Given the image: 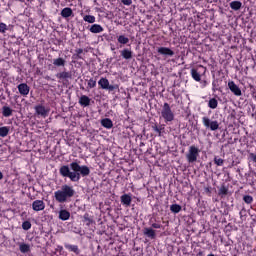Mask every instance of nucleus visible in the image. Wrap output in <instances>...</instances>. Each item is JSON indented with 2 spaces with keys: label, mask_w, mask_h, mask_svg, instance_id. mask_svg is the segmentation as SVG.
I'll return each instance as SVG.
<instances>
[{
  "label": "nucleus",
  "mask_w": 256,
  "mask_h": 256,
  "mask_svg": "<svg viewBox=\"0 0 256 256\" xmlns=\"http://www.w3.org/2000/svg\"><path fill=\"white\" fill-rule=\"evenodd\" d=\"M84 219L85 221H87V225H89L90 223H93V220L89 218V215H84Z\"/></svg>",
  "instance_id": "nucleus-40"
},
{
  "label": "nucleus",
  "mask_w": 256,
  "mask_h": 256,
  "mask_svg": "<svg viewBox=\"0 0 256 256\" xmlns=\"http://www.w3.org/2000/svg\"><path fill=\"white\" fill-rule=\"evenodd\" d=\"M57 79H71V72L63 71L56 74Z\"/></svg>",
  "instance_id": "nucleus-21"
},
{
  "label": "nucleus",
  "mask_w": 256,
  "mask_h": 256,
  "mask_svg": "<svg viewBox=\"0 0 256 256\" xmlns=\"http://www.w3.org/2000/svg\"><path fill=\"white\" fill-rule=\"evenodd\" d=\"M202 83H203L202 87H207V80H204Z\"/></svg>",
  "instance_id": "nucleus-43"
},
{
  "label": "nucleus",
  "mask_w": 256,
  "mask_h": 256,
  "mask_svg": "<svg viewBox=\"0 0 256 256\" xmlns=\"http://www.w3.org/2000/svg\"><path fill=\"white\" fill-rule=\"evenodd\" d=\"M227 193H229V190L225 186L219 189V195H227Z\"/></svg>",
  "instance_id": "nucleus-37"
},
{
  "label": "nucleus",
  "mask_w": 256,
  "mask_h": 256,
  "mask_svg": "<svg viewBox=\"0 0 256 256\" xmlns=\"http://www.w3.org/2000/svg\"><path fill=\"white\" fill-rule=\"evenodd\" d=\"M73 172H71V169ZM70 168L68 165H64L60 168V175L62 177H68L73 183H77L81 180V177H89L91 175V169L86 165H79L77 160L70 163Z\"/></svg>",
  "instance_id": "nucleus-1"
},
{
  "label": "nucleus",
  "mask_w": 256,
  "mask_h": 256,
  "mask_svg": "<svg viewBox=\"0 0 256 256\" xmlns=\"http://www.w3.org/2000/svg\"><path fill=\"white\" fill-rule=\"evenodd\" d=\"M83 20H84L86 23H95L96 18H95V16H93V15H85V16L83 17Z\"/></svg>",
  "instance_id": "nucleus-31"
},
{
  "label": "nucleus",
  "mask_w": 256,
  "mask_h": 256,
  "mask_svg": "<svg viewBox=\"0 0 256 256\" xmlns=\"http://www.w3.org/2000/svg\"><path fill=\"white\" fill-rule=\"evenodd\" d=\"M33 211H43L45 209V202L43 200H35L32 203Z\"/></svg>",
  "instance_id": "nucleus-11"
},
{
  "label": "nucleus",
  "mask_w": 256,
  "mask_h": 256,
  "mask_svg": "<svg viewBox=\"0 0 256 256\" xmlns=\"http://www.w3.org/2000/svg\"><path fill=\"white\" fill-rule=\"evenodd\" d=\"M78 53H83V50H79V52Z\"/></svg>",
  "instance_id": "nucleus-45"
},
{
  "label": "nucleus",
  "mask_w": 256,
  "mask_h": 256,
  "mask_svg": "<svg viewBox=\"0 0 256 256\" xmlns=\"http://www.w3.org/2000/svg\"><path fill=\"white\" fill-rule=\"evenodd\" d=\"M153 229H161V224L159 223H153L152 224Z\"/></svg>",
  "instance_id": "nucleus-41"
},
{
  "label": "nucleus",
  "mask_w": 256,
  "mask_h": 256,
  "mask_svg": "<svg viewBox=\"0 0 256 256\" xmlns=\"http://www.w3.org/2000/svg\"><path fill=\"white\" fill-rule=\"evenodd\" d=\"M73 197H75V189L67 184L54 192V199L57 203H69Z\"/></svg>",
  "instance_id": "nucleus-2"
},
{
  "label": "nucleus",
  "mask_w": 256,
  "mask_h": 256,
  "mask_svg": "<svg viewBox=\"0 0 256 256\" xmlns=\"http://www.w3.org/2000/svg\"><path fill=\"white\" fill-rule=\"evenodd\" d=\"M7 29H8L7 24L0 22V33H5Z\"/></svg>",
  "instance_id": "nucleus-36"
},
{
  "label": "nucleus",
  "mask_w": 256,
  "mask_h": 256,
  "mask_svg": "<svg viewBox=\"0 0 256 256\" xmlns=\"http://www.w3.org/2000/svg\"><path fill=\"white\" fill-rule=\"evenodd\" d=\"M19 249L21 253H29V251H31V246L29 244L21 243Z\"/></svg>",
  "instance_id": "nucleus-25"
},
{
  "label": "nucleus",
  "mask_w": 256,
  "mask_h": 256,
  "mask_svg": "<svg viewBox=\"0 0 256 256\" xmlns=\"http://www.w3.org/2000/svg\"><path fill=\"white\" fill-rule=\"evenodd\" d=\"M102 127H105V129H112L113 128V121L109 118H104L101 120Z\"/></svg>",
  "instance_id": "nucleus-16"
},
{
  "label": "nucleus",
  "mask_w": 256,
  "mask_h": 256,
  "mask_svg": "<svg viewBox=\"0 0 256 256\" xmlns=\"http://www.w3.org/2000/svg\"><path fill=\"white\" fill-rule=\"evenodd\" d=\"M79 104L81 107H89V105H91V98L87 95H82L79 99Z\"/></svg>",
  "instance_id": "nucleus-12"
},
{
  "label": "nucleus",
  "mask_w": 256,
  "mask_h": 256,
  "mask_svg": "<svg viewBox=\"0 0 256 256\" xmlns=\"http://www.w3.org/2000/svg\"><path fill=\"white\" fill-rule=\"evenodd\" d=\"M144 235L150 237V239H155V230L153 228H144Z\"/></svg>",
  "instance_id": "nucleus-23"
},
{
  "label": "nucleus",
  "mask_w": 256,
  "mask_h": 256,
  "mask_svg": "<svg viewBox=\"0 0 256 256\" xmlns=\"http://www.w3.org/2000/svg\"><path fill=\"white\" fill-rule=\"evenodd\" d=\"M70 217H71V213L66 209L59 211V219L61 221H69Z\"/></svg>",
  "instance_id": "nucleus-13"
},
{
  "label": "nucleus",
  "mask_w": 256,
  "mask_h": 256,
  "mask_svg": "<svg viewBox=\"0 0 256 256\" xmlns=\"http://www.w3.org/2000/svg\"><path fill=\"white\" fill-rule=\"evenodd\" d=\"M66 249H68V251L76 253V255H79V247L77 245H66Z\"/></svg>",
  "instance_id": "nucleus-29"
},
{
  "label": "nucleus",
  "mask_w": 256,
  "mask_h": 256,
  "mask_svg": "<svg viewBox=\"0 0 256 256\" xmlns=\"http://www.w3.org/2000/svg\"><path fill=\"white\" fill-rule=\"evenodd\" d=\"M121 56L123 57V59H127V60L132 59L133 51H131V49L125 48L121 51Z\"/></svg>",
  "instance_id": "nucleus-15"
},
{
  "label": "nucleus",
  "mask_w": 256,
  "mask_h": 256,
  "mask_svg": "<svg viewBox=\"0 0 256 256\" xmlns=\"http://www.w3.org/2000/svg\"><path fill=\"white\" fill-rule=\"evenodd\" d=\"M9 135V127H0V137H7Z\"/></svg>",
  "instance_id": "nucleus-28"
},
{
  "label": "nucleus",
  "mask_w": 256,
  "mask_h": 256,
  "mask_svg": "<svg viewBox=\"0 0 256 256\" xmlns=\"http://www.w3.org/2000/svg\"><path fill=\"white\" fill-rule=\"evenodd\" d=\"M214 163L218 167H222V165L225 163V160H223L222 158H219V157H215L214 158Z\"/></svg>",
  "instance_id": "nucleus-33"
},
{
  "label": "nucleus",
  "mask_w": 256,
  "mask_h": 256,
  "mask_svg": "<svg viewBox=\"0 0 256 256\" xmlns=\"http://www.w3.org/2000/svg\"><path fill=\"white\" fill-rule=\"evenodd\" d=\"M98 85L101 89H106L107 91H115V89H117V87L109 84V80L107 78H101L98 81Z\"/></svg>",
  "instance_id": "nucleus-7"
},
{
  "label": "nucleus",
  "mask_w": 256,
  "mask_h": 256,
  "mask_svg": "<svg viewBox=\"0 0 256 256\" xmlns=\"http://www.w3.org/2000/svg\"><path fill=\"white\" fill-rule=\"evenodd\" d=\"M120 199H121L122 205H125V207H129L131 205V201H132L131 195L124 194L121 196Z\"/></svg>",
  "instance_id": "nucleus-14"
},
{
  "label": "nucleus",
  "mask_w": 256,
  "mask_h": 256,
  "mask_svg": "<svg viewBox=\"0 0 256 256\" xmlns=\"http://www.w3.org/2000/svg\"><path fill=\"white\" fill-rule=\"evenodd\" d=\"M202 123L206 129H209L210 131H217L219 129V122L217 120L211 121L209 117H203Z\"/></svg>",
  "instance_id": "nucleus-5"
},
{
  "label": "nucleus",
  "mask_w": 256,
  "mask_h": 256,
  "mask_svg": "<svg viewBox=\"0 0 256 256\" xmlns=\"http://www.w3.org/2000/svg\"><path fill=\"white\" fill-rule=\"evenodd\" d=\"M157 51L159 55H164V57H173V55H175V52L171 48L167 47H159Z\"/></svg>",
  "instance_id": "nucleus-10"
},
{
  "label": "nucleus",
  "mask_w": 256,
  "mask_h": 256,
  "mask_svg": "<svg viewBox=\"0 0 256 256\" xmlns=\"http://www.w3.org/2000/svg\"><path fill=\"white\" fill-rule=\"evenodd\" d=\"M22 229H24V231H29V229H31V222L29 221H24L22 223Z\"/></svg>",
  "instance_id": "nucleus-34"
},
{
  "label": "nucleus",
  "mask_w": 256,
  "mask_h": 256,
  "mask_svg": "<svg viewBox=\"0 0 256 256\" xmlns=\"http://www.w3.org/2000/svg\"><path fill=\"white\" fill-rule=\"evenodd\" d=\"M218 105H219V102L215 98H211L208 102V107L210 109H217Z\"/></svg>",
  "instance_id": "nucleus-27"
},
{
  "label": "nucleus",
  "mask_w": 256,
  "mask_h": 256,
  "mask_svg": "<svg viewBox=\"0 0 256 256\" xmlns=\"http://www.w3.org/2000/svg\"><path fill=\"white\" fill-rule=\"evenodd\" d=\"M243 201L248 205H251V203H253V197L250 195H246L243 197Z\"/></svg>",
  "instance_id": "nucleus-35"
},
{
  "label": "nucleus",
  "mask_w": 256,
  "mask_h": 256,
  "mask_svg": "<svg viewBox=\"0 0 256 256\" xmlns=\"http://www.w3.org/2000/svg\"><path fill=\"white\" fill-rule=\"evenodd\" d=\"M88 89H95L97 87V81L93 80V78L88 80Z\"/></svg>",
  "instance_id": "nucleus-32"
},
{
  "label": "nucleus",
  "mask_w": 256,
  "mask_h": 256,
  "mask_svg": "<svg viewBox=\"0 0 256 256\" xmlns=\"http://www.w3.org/2000/svg\"><path fill=\"white\" fill-rule=\"evenodd\" d=\"M1 179H3V172L2 171H0V181H1Z\"/></svg>",
  "instance_id": "nucleus-44"
},
{
  "label": "nucleus",
  "mask_w": 256,
  "mask_h": 256,
  "mask_svg": "<svg viewBox=\"0 0 256 256\" xmlns=\"http://www.w3.org/2000/svg\"><path fill=\"white\" fill-rule=\"evenodd\" d=\"M89 31L90 33H103V26L99 24H93Z\"/></svg>",
  "instance_id": "nucleus-17"
},
{
  "label": "nucleus",
  "mask_w": 256,
  "mask_h": 256,
  "mask_svg": "<svg viewBox=\"0 0 256 256\" xmlns=\"http://www.w3.org/2000/svg\"><path fill=\"white\" fill-rule=\"evenodd\" d=\"M228 87H229L230 91L234 95H236V97H241V95H242L241 88H239V86H237V84H235L234 81L228 82Z\"/></svg>",
  "instance_id": "nucleus-8"
},
{
  "label": "nucleus",
  "mask_w": 256,
  "mask_h": 256,
  "mask_svg": "<svg viewBox=\"0 0 256 256\" xmlns=\"http://www.w3.org/2000/svg\"><path fill=\"white\" fill-rule=\"evenodd\" d=\"M17 89L23 97H27L29 95V91H31V88H29V85L27 83H21L17 86Z\"/></svg>",
  "instance_id": "nucleus-9"
},
{
  "label": "nucleus",
  "mask_w": 256,
  "mask_h": 256,
  "mask_svg": "<svg viewBox=\"0 0 256 256\" xmlns=\"http://www.w3.org/2000/svg\"><path fill=\"white\" fill-rule=\"evenodd\" d=\"M2 115L3 117H11V115H13V109H11L9 106H3Z\"/></svg>",
  "instance_id": "nucleus-19"
},
{
  "label": "nucleus",
  "mask_w": 256,
  "mask_h": 256,
  "mask_svg": "<svg viewBox=\"0 0 256 256\" xmlns=\"http://www.w3.org/2000/svg\"><path fill=\"white\" fill-rule=\"evenodd\" d=\"M153 129L156 133H159V135H161V129H159V127L154 126Z\"/></svg>",
  "instance_id": "nucleus-42"
},
{
  "label": "nucleus",
  "mask_w": 256,
  "mask_h": 256,
  "mask_svg": "<svg viewBox=\"0 0 256 256\" xmlns=\"http://www.w3.org/2000/svg\"><path fill=\"white\" fill-rule=\"evenodd\" d=\"M249 159H250L251 161H253V163H256V154L251 153V154L249 155Z\"/></svg>",
  "instance_id": "nucleus-39"
},
{
  "label": "nucleus",
  "mask_w": 256,
  "mask_h": 256,
  "mask_svg": "<svg viewBox=\"0 0 256 256\" xmlns=\"http://www.w3.org/2000/svg\"><path fill=\"white\" fill-rule=\"evenodd\" d=\"M121 2L123 3V5H131L133 3V0H121Z\"/></svg>",
  "instance_id": "nucleus-38"
},
{
  "label": "nucleus",
  "mask_w": 256,
  "mask_h": 256,
  "mask_svg": "<svg viewBox=\"0 0 256 256\" xmlns=\"http://www.w3.org/2000/svg\"><path fill=\"white\" fill-rule=\"evenodd\" d=\"M118 43H120V45H127V43H129V37L125 36V35H120L117 38Z\"/></svg>",
  "instance_id": "nucleus-26"
},
{
  "label": "nucleus",
  "mask_w": 256,
  "mask_h": 256,
  "mask_svg": "<svg viewBox=\"0 0 256 256\" xmlns=\"http://www.w3.org/2000/svg\"><path fill=\"white\" fill-rule=\"evenodd\" d=\"M242 6L243 3H241L240 1H232L230 3V7L231 9H233V11H239V9H241Z\"/></svg>",
  "instance_id": "nucleus-22"
},
{
  "label": "nucleus",
  "mask_w": 256,
  "mask_h": 256,
  "mask_svg": "<svg viewBox=\"0 0 256 256\" xmlns=\"http://www.w3.org/2000/svg\"><path fill=\"white\" fill-rule=\"evenodd\" d=\"M36 115L39 117H43L44 119L49 116V112L51 111L49 108L45 107L43 104L36 105L34 107Z\"/></svg>",
  "instance_id": "nucleus-6"
},
{
  "label": "nucleus",
  "mask_w": 256,
  "mask_h": 256,
  "mask_svg": "<svg viewBox=\"0 0 256 256\" xmlns=\"http://www.w3.org/2000/svg\"><path fill=\"white\" fill-rule=\"evenodd\" d=\"M61 15H62V17H64V19H67L73 15V10L69 7H66V8L62 9Z\"/></svg>",
  "instance_id": "nucleus-18"
},
{
  "label": "nucleus",
  "mask_w": 256,
  "mask_h": 256,
  "mask_svg": "<svg viewBox=\"0 0 256 256\" xmlns=\"http://www.w3.org/2000/svg\"><path fill=\"white\" fill-rule=\"evenodd\" d=\"M65 59L63 58H56L53 60V65H55V67H65Z\"/></svg>",
  "instance_id": "nucleus-24"
},
{
  "label": "nucleus",
  "mask_w": 256,
  "mask_h": 256,
  "mask_svg": "<svg viewBox=\"0 0 256 256\" xmlns=\"http://www.w3.org/2000/svg\"><path fill=\"white\" fill-rule=\"evenodd\" d=\"M191 77L194 81L201 82V74L195 68L191 69Z\"/></svg>",
  "instance_id": "nucleus-20"
},
{
  "label": "nucleus",
  "mask_w": 256,
  "mask_h": 256,
  "mask_svg": "<svg viewBox=\"0 0 256 256\" xmlns=\"http://www.w3.org/2000/svg\"><path fill=\"white\" fill-rule=\"evenodd\" d=\"M199 153H200V150L197 148V146L195 145L190 146L188 153L186 154V159L188 163H195V161L199 159Z\"/></svg>",
  "instance_id": "nucleus-4"
},
{
  "label": "nucleus",
  "mask_w": 256,
  "mask_h": 256,
  "mask_svg": "<svg viewBox=\"0 0 256 256\" xmlns=\"http://www.w3.org/2000/svg\"><path fill=\"white\" fill-rule=\"evenodd\" d=\"M170 211H171L172 213H180V211H181V205H179V204H172V205L170 206Z\"/></svg>",
  "instance_id": "nucleus-30"
},
{
  "label": "nucleus",
  "mask_w": 256,
  "mask_h": 256,
  "mask_svg": "<svg viewBox=\"0 0 256 256\" xmlns=\"http://www.w3.org/2000/svg\"><path fill=\"white\" fill-rule=\"evenodd\" d=\"M161 117L164 119L165 123H171V121H175V113L171 109V105L165 102L161 109Z\"/></svg>",
  "instance_id": "nucleus-3"
}]
</instances>
